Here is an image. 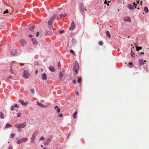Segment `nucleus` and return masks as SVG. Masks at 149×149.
<instances>
[{
	"instance_id": "obj_1",
	"label": "nucleus",
	"mask_w": 149,
	"mask_h": 149,
	"mask_svg": "<svg viewBox=\"0 0 149 149\" xmlns=\"http://www.w3.org/2000/svg\"><path fill=\"white\" fill-rule=\"evenodd\" d=\"M56 16V15H53L49 19L48 21V27L49 29H52L53 27L52 25L55 19Z\"/></svg>"
},
{
	"instance_id": "obj_2",
	"label": "nucleus",
	"mask_w": 149,
	"mask_h": 149,
	"mask_svg": "<svg viewBox=\"0 0 149 149\" xmlns=\"http://www.w3.org/2000/svg\"><path fill=\"white\" fill-rule=\"evenodd\" d=\"M12 63H11L10 64V72L12 74H13L14 73V71L12 69L13 68H18V65L19 64L18 63H15L14 61H12Z\"/></svg>"
},
{
	"instance_id": "obj_3",
	"label": "nucleus",
	"mask_w": 149,
	"mask_h": 149,
	"mask_svg": "<svg viewBox=\"0 0 149 149\" xmlns=\"http://www.w3.org/2000/svg\"><path fill=\"white\" fill-rule=\"evenodd\" d=\"M79 71V65L78 62L76 61L75 65H74L73 69V73L74 74H77L78 71Z\"/></svg>"
},
{
	"instance_id": "obj_4",
	"label": "nucleus",
	"mask_w": 149,
	"mask_h": 149,
	"mask_svg": "<svg viewBox=\"0 0 149 149\" xmlns=\"http://www.w3.org/2000/svg\"><path fill=\"white\" fill-rule=\"evenodd\" d=\"M26 125V122H24L21 124H16L14 125L15 127L19 129L23 128Z\"/></svg>"
},
{
	"instance_id": "obj_5",
	"label": "nucleus",
	"mask_w": 149,
	"mask_h": 149,
	"mask_svg": "<svg viewBox=\"0 0 149 149\" xmlns=\"http://www.w3.org/2000/svg\"><path fill=\"white\" fill-rule=\"evenodd\" d=\"M52 138V136H49L46 139L44 142V143L45 145H47L49 143L51 142V139Z\"/></svg>"
},
{
	"instance_id": "obj_6",
	"label": "nucleus",
	"mask_w": 149,
	"mask_h": 149,
	"mask_svg": "<svg viewBox=\"0 0 149 149\" xmlns=\"http://www.w3.org/2000/svg\"><path fill=\"white\" fill-rule=\"evenodd\" d=\"M38 133V131H35L33 134L31 138V143H33L34 142V141L35 140V138L36 136H37V134Z\"/></svg>"
},
{
	"instance_id": "obj_7",
	"label": "nucleus",
	"mask_w": 149,
	"mask_h": 149,
	"mask_svg": "<svg viewBox=\"0 0 149 149\" xmlns=\"http://www.w3.org/2000/svg\"><path fill=\"white\" fill-rule=\"evenodd\" d=\"M19 43L22 47H24L27 45L26 41L24 39H21L19 40Z\"/></svg>"
},
{
	"instance_id": "obj_8",
	"label": "nucleus",
	"mask_w": 149,
	"mask_h": 149,
	"mask_svg": "<svg viewBox=\"0 0 149 149\" xmlns=\"http://www.w3.org/2000/svg\"><path fill=\"white\" fill-rule=\"evenodd\" d=\"M30 76V74L27 71L25 70L24 71L23 76L24 77L27 79Z\"/></svg>"
},
{
	"instance_id": "obj_9",
	"label": "nucleus",
	"mask_w": 149,
	"mask_h": 149,
	"mask_svg": "<svg viewBox=\"0 0 149 149\" xmlns=\"http://www.w3.org/2000/svg\"><path fill=\"white\" fill-rule=\"evenodd\" d=\"M133 4H134L133 5L132 4H129L128 6V7L129 8V9H133L134 8V6L135 7H136V5L137 6L135 3H133Z\"/></svg>"
},
{
	"instance_id": "obj_10",
	"label": "nucleus",
	"mask_w": 149,
	"mask_h": 149,
	"mask_svg": "<svg viewBox=\"0 0 149 149\" xmlns=\"http://www.w3.org/2000/svg\"><path fill=\"white\" fill-rule=\"evenodd\" d=\"M76 25L73 22H72L71 25L69 28V29L71 31H72L75 28Z\"/></svg>"
},
{
	"instance_id": "obj_11",
	"label": "nucleus",
	"mask_w": 149,
	"mask_h": 149,
	"mask_svg": "<svg viewBox=\"0 0 149 149\" xmlns=\"http://www.w3.org/2000/svg\"><path fill=\"white\" fill-rule=\"evenodd\" d=\"M65 72L64 71H62L60 72L59 74V77L60 80H61L62 79L63 77L65 75Z\"/></svg>"
},
{
	"instance_id": "obj_12",
	"label": "nucleus",
	"mask_w": 149,
	"mask_h": 149,
	"mask_svg": "<svg viewBox=\"0 0 149 149\" xmlns=\"http://www.w3.org/2000/svg\"><path fill=\"white\" fill-rule=\"evenodd\" d=\"M18 108L19 106L15 103L11 107L10 109L11 111H13L14 109V107Z\"/></svg>"
},
{
	"instance_id": "obj_13",
	"label": "nucleus",
	"mask_w": 149,
	"mask_h": 149,
	"mask_svg": "<svg viewBox=\"0 0 149 149\" xmlns=\"http://www.w3.org/2000/svg\"><path fill=\"white\" fill-rule=\"evenodd\" d=\"M124 21L125 22H131V20L130 18L128 17H125L124 19Z\"/></svg>"
},
{
	"instance_id": "obj_14",
	"label": "nucleus",
	"mask_w": 149,
	"mask_h": 149,
	"mask_svg": "<svg viewBox=\"0 0 149 149\" xmlns=\"http://www.w3.org/2000/svg\"><path fill=\"white\" fill-rule=\"evenodd\" d=\"M139 65H143L144 64V60L143 59H141L139 61Z\"/></svg>"
},
{
	"instance_id": "obj_15",
	"label": "nucleus",
	"mask_w": 149,
	"mask_h": 149,
	"mask_svg": "<svg viewBox=\"0 0 149 149\" xmlns=\"http://www.w3.org/2000/svg\"><path fill=\"white\" fill-rule=\"evenodd\" d=\"M35 28L34 25H32L29 27V29L31 31L33 32L34 31V29Z\"/></svg>"
},
{
	"instance_id": "obj_16",
	"label": "nucleus",
	"mask_w": 149,
	"mask_h": 149,
	"mask_svg": "<svg viewBox=\"0 0 149 149\" xmlns=\"http://www.w3.org/2000/svg\"><path fill=\"white\" fill-rule=\"evenodd\" d=\"M19 102L22 105H24V106H26V104L24 102V101L20 99L19 100Z\"/></svg>"
},
{
	"instance_id": "obj_17",
	"label": "nucleus",
	"mask_w": 149,
	"mask_h": 149,
	"mask_svg": "<svg viewBox=\"0 0 149 149\" xmlns=\"http://www.w3.org/2000/svg\"><path fill=\"white\" fill-rule=\"evenodd\" d=\"M49 70L52 72L55 71V68L54 67L50 66L49 68Z\"/></svg>"
},
{
	"instance_id": "obj_18",
	"label": "nucleus",
	"mask_w": 149,
	"mask_h": 149,
	"mask_svg": "<svg viewBox=\"0 0 149 149\" xmlns=\"http://www.w3.org/2000/svg\"><path fill=\"white\" fill-rule=\"evenodd\" d=\"M42 79L43 80H46L47 79V75L45 73H44L42 74Z\"/></svg>"
},
{
	"instance_id": "obj_19",
	"label": "nucleus",
	"mask_w": 149,
	"mask_h": 149,
	"mask_svg": "<svg viewBox=\"0 0 149 149\" xmlns=\"http://www.w3.org/2000/svg\"><path fill=\"white\" fill-rule=\"evenodd\" d=\"M37 104L39 106L42 107H44L45 108L46 107V106L44 105L43 104L41 103L38 102H36Z\"/></svg>"
},
{
	"instance_id": "obj_20",
	"label": "nucleus",
	"mask_w": 149,
	"mask_h": 149,
	"mask_svg": "<svg viewBox=\"0 0 149 149\" xmlns=\"http://www.w3.org/2000/svg\"><path fill=\"white\" fill-rule=\"evenodd\" d=\"M54 109L57 111L58 113H59L60 112V109L57 106H56L54 107Z\"/></svg>"
},
{
	"instance_id": "obj_21",
	"label": "nucleus",
	"mask_w": 149,
	"mask_h": 149,
	"mask_svg": "<svg viewBox=\"0 0 149 149\" xmlns=\"http://www.w3.org/2000/svg\"><path fill=\"white\" fill-rule=\"evenodd\" d=\"M16 53V50L15 49L11 51L10 52V54L13 55H15Z\"/></svg>"
},
{
	"instance_id": "obj_22",
	"label": "nucleus",
	"mask_w": 149,
	"mask_h": 149,
	"mask_svg": "<svg viewBox=\"0 0 149 149\" xmlns=\"http://www.w3.org/2000/svg\"><path fill=\"white\" fill-rule=\"evenodd\" d=\"M31 40L33 43V44L34 45L37 44V41L34 38H33Z\"/></svg>"
},
{
	"instance_id": "obj_23",
	"label": "nucleus",
	"mask_w": 149,
	"mask_h": 149,
	"mask_svg": "<svg viewBox=\"0 0 149 149\" xmlns=\"http://www.w3.org/2000/svg\"><path fill=\"white\" fill-rule=\"evenodd\" d=\"M22 141V142H24L28 140V139L26 138H23L21 139Z\"/></svg>"
},
{
	"instance_id": "obj_24",
	"label": "nucleus",
	"mask_w": 149,
	"mask_h": 149,
	"mask_svg": "<svg viewBox=\"0 0 149 149\" xmlns=\"http://www.w3.org/2000/svg\"><path fill=\"white\" fill-rule=\"evenodd\" d=\"M77 112L75 111L73 115V117L74 118H77Z\"/></svg>"
},
{
	"instance_id": "obj_25",
	"label": "nucleus",
	"mask_w": 149,
	"mask_h": 149,
	"mask_svg": "<svg viewBox=\"0 0 149 149\" xmlns=\"http://www.w3.org/2000/svg\"><path fill=\"white\" fill-rule=\"evenodd\" d=\"M144 10L145 12L146 13H148L149 11L148 9L146 7H145L144 8Z\"/></svg>"
},
{
	"instance_id": "obj_26",
	"label": "nucleus",
	"mask_w": 149,
	"mask_h": 149,
	"mask_svg": "<svg viewBox=\"0 0 149 149\" xmlns=\"http://www.w3.org/2000/svg\"><path fill=\"white\" fill-rule=\"evenodd\" d=\"M0 118L2 119L4 118V115L1 112H0Z\"/></svg>"
},
{
	"instance_id": "obj_27",
	"label": "nucleus",
	"mask_w": 149,
	"mask_h": 149,
	"mask_svg": "<svg viewBox=\"0 0 149 149\" xmlns=\"http://www.w3.org/2000/svg\"><path fill=\"white\" fill-rule=\"evenodd\" d=\"M52 35V32L50 31H47L46 33V36H51Z\"/></svg>"
},
{
	"instance_id": "obj_28",
	"label": "nucleus",
	"mask_w": 149,
	"mask_h": 149,
	"mask_svg": "<svg viewBox=\"0 0 149 149\" xmlns=\"http://www.w3.org/2000/svg\"><path fill=\"white\" fill-rule=\"evenodd\" d=\"M77 82L79 83H81V77H78V79L77 80Z\"/></svg>"
},
{
	"instance_id": "obj_29",
	"label": "nucleus",
	"mask_w": 149,
	"mask_h": 149,
	"mask_svg": "<svg viewBox=\"0 0 149 149\" xmlns=\"http://www.w3.org/2000/svg\"><path fill=\"white\" fill-rule=\"evenodd\" d=\"M11 125L8 123L6 124V128H8L9 127H11Z\"/></svg>"
},
{
	"instance_id": "obj_30",
	"label": "nucleus",
	"mask_w": 149,
	"mask_h": 149,
	"mask_svg": "<svg viewBox=\"0 0 149 149\" xmlns=\"http://www.w3.org/2000/svg\"><path fill=\"white\" fill-rule=\"evenodd\" d=\"M67 14L65 13L63 14H61L60 15V17L61 18L65 17H66V16H67Z\"/></svg>"
},
{
	"instance_id": "obj_31",
	"label": "nucleus",
	"mask_w": 149,
	"mask_h": 149,
	"mask_svg": "<svg viewBox=\"0 0 149 149\" xmlns=\"http://www.w3.org/2000/svg\"><path fill=\"white\" fill-rule=\"evenodd\" d=\"M107 35V36L109 38H110L111 37V35L110 32L108 31H107L106 32Z\"/></svg>"
},
{
	"instance_id": "obj_32",
	"label": "nucleus",
	"mask_w": 149,
	"mask_h": 149,
	"mask_svg": "<svg viewBox=\"0 0 149 149\" xmlns=\"http://www.w3.org/2000/svg\"><path fill=\"white\" fill-rule=\"evenodd\" d=\"M130 54L131 56L132 57H134L135 56V54L132 51L131 52Z\"/></svg>"
},
{
	"instance_id": "obj_33",
	"label": "nucleus",
	"mask_w": 149,
	"mask_h": 149,
	"mask_svg": "<svg viewBox=\"0 0 149 149\" xmlns=\"http://www.w3.org/2000/svg\"><path fill=\"white\" fill-rule=\"evenodd\" d=\"M22 143V142L21 139H20V140H19V141H17V144H20Z\"/></svg>"
},
{
	"instance_id": "obj_34",
	"label": "nucleus",
	"mask_w": 149,
	"mask_h": 149,
	"mask_svg": "<svg viewBox=\"0 0 149 149\" xmlns=\"http://www.w3.org/2000/svg\"><path fill=\"white\" fill-rule=\"evenodd\" d=\"M15 136V134H11L10 135V137L13 138H14Z\"/></svg>"
},
{
	"instance_id": "obj_35",
	"label": "nucleus",
	"mask_w": 149,
	"mask_h": 149,
	"mask_svg": "<svg viewBox=\"0 0 149 149\" xmlns=\"http://www.w3.org/2000/svg\"><path fill=\"white\" fill-rule=\"evenodd\" d=\"M100 45H102L103 44V42L102 41H100L99 42V43H98Z\"/></svg>"
},
{
	"instance_id": "obj_36",
	"label": "nucleus",
	"mask_w": 149,
	"mask_h": 149,
	"mask_svg": "<svg viewBox=\"0 0 149 149\" xmlns=\"http://www.w3.org/2000/svg\"><path fill=\"white\" fill-rule=\"evenodd\" d=\"M44 139H45L44 137L43 136H42L39 139V141H40L41 140H43Z\"/></svg>"
},
{
	"instance_id": "obj_37",
	"label": "nucleus",
	"mask_w": 149,
	"mask_h": 149,
	"mask_svg": "<svg viewBox=\"0 0 149 149\" xmlns=\"http://www.w3.org/2000/svg\"><path fill=\"white\" fill-rule=\"evenodd\" d=\"M70 52L73 54H75L74 52L72 50H70Z\"/></svg>"
},
{
	"instance_id": "obj_38",
	"label": "nucleus",
	"mask_w": 149,
	"mask_h": 149,
	"mask_svg": "<svg viewBox=\"0 0 149 149\" xmlns=\"http://www.w3.org/2000/svg\"><path fill=\"white\" fill-rule=\"evenodd\" d=\"M61 63L60 61H59L58 63V68H60L61 67Z\"/></svg>"
},
{
	"instance_id": "obj_39",
	"label": "nucleus",
	"mask_w": 149,
	"mask_h": 149,
	"mask_svg": "<svg viewBox=\"0 0 149 149\" xmlns=\"http://www.w3.org/2000/svg\"><path fill=\"white\" fill-rule=\"evenodd\" d=\"M34 92V89H31V92L32 93H33Z\"/></svg>"
},
{
	"instance_id": "obj_40",
	"label": "nucleus",
	"mask_w": 149,
	"mask_h": 149,
	"mask_svg": "<svg viewBox=\"0 0 149 149\" xmlns=\"http://www.w3.org/2000/svg\"><path fill=\"white\" fill-rule=\"evenodd\" d=\"M21 116V113H19L17 114V117H20Z\"/></svg>"
},
{
	"instance_id": "obj_41",
	"label": "nucleus",
	"mask_w": 149,
	"mask_h": 149,
	"mask_svg": "<svg viewBox=\"0 0 149 149\" xmlns=\"http://www.w3.org/2000/svg\"><path fill=\"white\" fill-rule=\"evenodd\" d=\"M63 116V115L62 114H59L58 116L59 117H62Z\"/></svg>"
},
{
	"instance_id": "obj_42",
	"label": "nucleus",
	"mask_w": 149,
	"mask_h": 149,
	"mask_svg": "<svg viewBox=\"0 0 149 149\" xmlns=\"http://www.w3.org/2000/svg\"><path fill=\"white\" fill-rule=\"evenodd\" d=\"M39 35V32L38 31L36 33V36L37 37H38V36Z\"/></svg>"
},
{
	"instance_id": "obj_43",
	"label": "nucleus",
	"mask_w": 149,
	"mask_h": 149,
	"mask_svg": "<svg viewBox=\"0 0 149 149\" xmlns=\"http://www.w3.org/2000/svg\"><path fill=\"white\" fill-rule=\"evenodd\" d=\"M64 32V30H62L59 32V33L61 34H62Z\"/></svg>"
},
{
	"instance_id": "obj_44",
	"label": "nucleus",
	"mask_w": 149,
	"mask_h": 149,
	"mask_svg": "<svg viewBox=\"0 0 149 149\" xmlns=\"http://www.w3.org/2000/svg\"><path fill=\"white\" fill-rule=\"evenodd\" d=\"M13 147L12 146L10 145L9 146L8 149H13Z\"/></svg>"
},
{
	"instance_id": "obj_45",
	"label": "nucleus",
	"mask_w": 149,
	"mask_h": 149,
	"mask_svg": "<svg viewBox=\"0 0 149 149\" xmlns=\"http://www.w3.org/2000/svg\"><path fill=\"white\" fill-rule=\"evenodd\" d=\"M129 64L131 65L132 67L133 66V64L132 62H130L129 63Z\"/></svg>"
},
{
	"instance_id": "obj_46",
	"label": "nucleus",
	"mask_w": 149,
	"mask_h": 149,
	"mask_svg": "<svg viewBox=\"0 0 149 149\" xmlns=\"http://www.w3.org/2000/svg\"><path fill=\"white\" fill-rule=\"evenodd\" d=\"M4 13H8V10H5L4 12Z\"/></svg>"
},
{
	"instance_id": "obj_47",
	"label": "nucleus",
	"mask_w": 149,
	"mask_h": 149,
	"mask_svg": "<svg viewBox=\"0 0 149 149\" xmlns=\"http://www.w3.org/2000/svg\"><path fill=\"white\" fill-rule=\"evenodd\" d=\"M29 38H31L33 37V36L32 35H29Z\"/></svg>"
},
{
	"instance_id": "obj_48",
	"label": "nucleus",
	"mask_w": 149,
	"mask_h": 149,
	"mask_svg": "<svg viewBox=\"0 0 149 149\" xmlns=\"http://www.w3.org/2000/svg\"><path fill=\"white\" fill-rule=\"evenodd\" d=\"M136 49L137 51H138L139 50V47L137 46L136 47Z\"/></svg>"
},
{
	"instance_id": "obj_49",
	"label": "nucleus",
	"mask_w": 149,
	"mask_h": 149,
	"mask_svg": "<svg viewBox=\"0 0 149 149\" xmlns=\"http://www.w3.org/2000/svg\"><path fill=\"white\" fill-rule=\"evenodd\" d=\"M73 83L74 84H75L76 83V80H73Z\"/></svg>"
},
{
	"instance_id": "obj_50",
	"label": "nucleus",
	"mask_w": 149,
	"mask_h": 149,
	"mask_svg": "<svg viewBox=\"0 0 149 149\" xmlns=\"http://www.w3.org/2000/svg\"><path fill=\"white\" fill-rule=\"evenodd\" d=\"M107 1L105 0L104 2V4H106L107 3Z\"/></svg>"
},
{
	"instance_id": "obj_51",
	"label": "nucleus",
	"mask_w": 149,
	"mask_h": 149,
	"mask_svg": "<svg viewBox=\"0 0 149 149\" xmlns=\"http://www.w3.org/2000/svg\"><path fill=\"white\" fill-rule=\"evenodd\" d=\"M139 50H141L142 49V47H139Z\"/></svg>"
},
{
	"instance_id": "obj_52",
	"label": "nucleus",
	"mask_w": 149,
	"mask_h": 149,
	"mask_svg": "<svg viewBox=\"0 0 149 149\" xmlns=\"http://www.w3.org/2000/svg\"><path fill=\"white\" fill-rule=\"evenodd\" d=\"M81 9L82 11H84V8H81Z\"/></svg>"
},
{
	"instance_id": "obj_53",
	"label": "nucleus",
	"mask_w": 149,
	"mask_h": 149,
	"mask_svg": "<svg viewBox=\"0 0 149 149\" xmlns=\"http://www.w3.org/2000/svg\"><path fill=\"white\" fill-rule=\"evenodd\" d=\"M38 72V70H36V71H35V73H36V74H37V73Z\"/></svg>"
},
{
	"instance_id": "obj_54",
	"label": "nucleus",
	"mask_w": 149,
	"mask_h": 149,
	"mask_svg": "<svg viewBox=\"0 0 149 149\" xmlns=\"http://www.w3.org/2000/svg\"><path fill=\"white\" fill-rule=\"evenodd\" d=\"M71 132H70L69 133V135L70 136V134H71Z\"/></svg>"
},
{
	"instance_id": "obj_55",
	"label": "nucleus",
	"mask_w": 149,
	"mask_h": 149,
	"mask_svg": "<svg viewBox=\"0 0 149 149\" xmlns=\"http://www.w3.org/2000/svg\"><path fill=\"white\" fill-rule=\"evenodd\" d=\"M144 52H141V54H144Z\"/></svg>"
},
{
	"instance_id": "obj_56",
	"label": "nucleus",
	"mask_w": 149,
	"mask_h": 149,
	"mask_svg": "<svg viewBox=\"0 0 149 149\" xmlns=\"http://www.w3.org/2000/svg\"><path fill=\"white\" fill-rule=\"evenodd\" d=\"M76 94H77V95H78V92Z\"/></svg>"
},
{
	"instance_id": "obj_57",
	"label": "nucleus",
	"mask_w": 149,
	"mask_h": 149,
	"mask_svg": "<svg viewBox=\"0 0 149 149\" xmlns=\"http://www.w3.org/2000/svg\"><path fill=\"white\" fill-rule=\"evenodd\" d=\"M107 6H109V3H107Z\"/></svg>"
},
{
	"instance_id": "obj_58",
	"label": "nucleus",
	"mask_w": 149,
	"mask_h": 149,
	"mask_svg": "<svg viewBox=\"0 0 149 149\" xmlns=\"http://www.w3.org/2000/svg\"><path fill=\"white\" fill-rule=\"evenodd\" d=\"M144 61L145 62H146V60H144Z\"/></svg>"
},
{
	"instance_id": "obj_59",
	"label": "nucleus",
	"mask_w": 149,
	"mask_h": 149,
	"mask_svg": "<svg viewBox=\"0 0 149 149\" xmlns=\"http://www.w3.org/2000/svg\"><path fill=\"white\" fill-rule=\"evenodd\" d=\"M43 146L42 145L41 146V147H42Z\"/></svg>"
},
{
	"instance_id": "obj_60",
	"label": "nucleus",
	"mask_w": 149,
	"mask_h": 149,
	"mask_svg": "<svg viewBox=\"0 0 149 149\" xmlns=\"http://www.w3.org/2000/svg\"><path fill=\"white\" fill-rule=\"evenodd\" d=\"M139 3V2H138L137 3V4Z\"/></svg>"
},
{
	"instance_id": "obj_61",
	"label": "nucleus",
	"mask_w": 149,
	"mask_h": 149,
	"mask_svg": "<svg viewBox=\"0 0 149 149\" xmlns=\"http://www.w3.org/2000/svg\"><path fill=\"white\" fill-rule=\"evenodd\" d=\"M20 130L19 129L18 130V131H19Z\"/></svg>"
},
{
	"instance_id": "obj_62",
	"label": "nucleus",
	"mask_w": 149,
	"mask_h": 149,
	"mask_svg": "<svg viewBox=\"0 0 149 149\" xmlns=\"http://www.w3.org/2000/svg\"><path fill=\"white\" fill-rule=\"evenodd\" d=\"M47 149L46 148H44V149Z\"/></svg>"
},
{
	"instance_id": "obj_63",
	"label": "nucleus",
	"mask_w": 149,
	"mask_h": 149,
	"mask_svg": "<svg viewBox=\"0 0 149 149\" xmlns=\"http://www.w3.org/2000/svg\"><path fill=\"white\" fill-rule=\"evenodd\" d=\"M110 2V1H109L108 2H109H109Z\"/></svg>"
}]
</instances>
